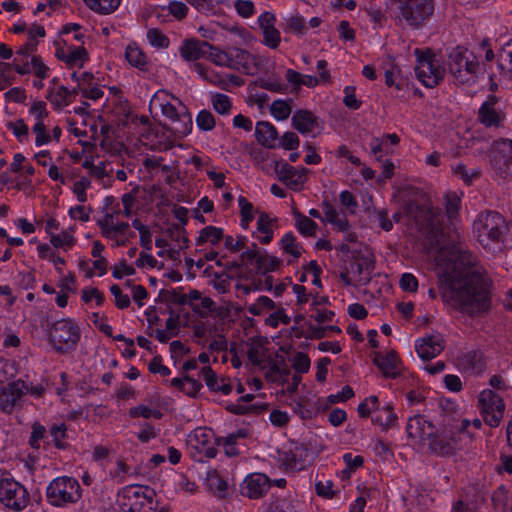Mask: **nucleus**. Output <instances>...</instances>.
I'll list each match as a JSON object with an SVG mask.
<instances>
[{"label": "nucleus", "instance_id": "nucleus-1", "mask_svg": "<svg viewBox=\"0 0 512 512\" xmlns=\"http://www.w3.org/2000/svg\"><path fill=\"white\" fill-rule=\"evenodd\" d=\"M437 270L444 302L470 316L490 308V281L471 252L461 245L441 249Z\"/></svg>", "mask_w": 512, "mask_h": 512}, {"label": "nucleus", "instance_id": "nucleus-2", "mask_svg": "<svg viewBox=\"0 0 512 512\" xmlns=\"http://www.w3.org/2000/svg\"><path fill=\"white\" fill-rule=\"evenodd\" d=\"M478 242L490 252L500 251L506 231V222L496 211H485L478 215L473 224Z\"/></svg>", "mask_w": 512, "mask_h": 512}, {"label": "nucleus", "instance_id": "nucleus-3", "mask_svg": "<svg viewBox=\"0 0 512 512\" xmlns=\"http://www.w3.org/2000/svg\"><path fill=\"white\" fill-rule=\"evenodd\" d=\"M160 101L163 116L169 120L168 129H170L177 137H184L192 131V116L186 105L180 99L166 93L159 92L155 96Z\"/></svg>", "mask_w": 512, "mask_h": 512}, {"label": "nucleus", "instance_id": "nucleus-4", "mask_svg": "<svg viewBox=\"0 0 512 512\" xmlns=\"http://www.w3.org/2000/svg\"><path fill=\"white\" fill-rule=\"evenodd\" d=\"M448 69L458 83L468 84L477 78L479 62L473 52L458 46L448 55Z\"/></svg>", "mask_w": 512, "mask_h": 512}, {"label": "nucleus", "instance_id": "nucleus-5", "mask_svg": "<svg viewBox=\"0 0 512 512\" xmlns=\"http://www.w3.org/2000/svg\"><path fill=\"white\" fill-rule=\"evenodd\" d=\"M47 501L55 507L76 503L81 498V487L75 478L63 476L54 479L46 489Z\"/></svg>", "mask_w": 512, "mask_h": 512}, {"label": "nucleus", "instance_id": "nucleus-6", "mask_svg": "<svg viewBox=\"0 0 512 512\" xmlns=\"http://www.w3.org/2000/svg\"><path fill=\"white\" fill-rule=\"evenodd\" d=\"M79 339L80 329L71 319L55 321L49 328V342L60 353L75 349Z\"/></svg>", "mask_w": 512, "mask_h": 512}, {"label": "nucleus", "instance_id": "nucleus-7", "mask_svg": "<svg viewBox=\"0 0 512 512\" xmlns=\"http://www.w3.org/2000/svg\"><path fill=\"white\" fill-rule=\"evenodd\" d=\"M417 65L415 73L418 80L426 87L433 88L444 78L445 69L436 55L428 51L415 50Z\"/></svg>", "mask_w": 512, "mask_h": 512}, {"label": "nucleus", "instance_id": "nucleus-8", "mask_svg": "<svg viewBox=\"0 0 512 512\" xmlns=\"http://www.w3.org/2000/svg\"><path fill=\"white\" fill-rule=\"evenodd\" d=\"M30 495L27 489L14 479L0 480V502L14 511H22L27 507Z\"/></svg>", "mask_w": 512, "mask_h": 512}, {"label": "nucleus", "instance_id": "nucleus-9", "mask_svg": "<svg viewBox=\"0 0 512 512\" xmlns=\"http://www.w3.org/2000/svg\"><path fill=\"white\" fill-rule=\"evenodd\" d=\"M478 406L487 425L498 427L503 419L505 404L493 390L485 389L478 397Z\"/></svg>", "mask_w": 512, "mask_h": 512}, {"label": "nucleus", "instance_id": "nucleus-10", "mask_svg": "<svg viewBox=\"0 0 512 512\" xmlns=\"http://www.w3.org/2000/svg\"><path fill=\"white\" fill-rule=\"evenodd\" d=\"M396 4L399 16L411 26H419L434 10L432 0H401Z\"/></svg>", "mask_w": 512, "mask_h": 512}, {"label": "nucleus", "instance_id": "nucleus-11", "mask_svg": "<svg viewBox=\"0 0 512 512\" xmlns=\"http://www.w3.org/2000/svg\"><path fill=\"white\" fill-rule=\"evenodd\" d=\"M403 211L410 219H413L421 229L430 231H438L441 229L440 218L442 216L439 210L419 206L417 203L409 201L404 205Z\"/></svg>", "mask_w": 512, "mask_h": 512}, {"label": "nucleus", "instance_id": "nucleus-12", "mask_svg": "<svg viewBox=\"0 0 512 512\" xmlns=\"http://www.w3.org/2000/svg\"><path fill=\"white\" fill-rule=\"evenodd\" d=\"M493 170L502 178L512 176V140L500 139L493 143L491 154Z\"/></svg>", "mask_w": 512, "mask_h": 512}, {"label": "nucleus", "instance_id": "nucleus-13", "mask_svg": "<svg viewBox=\"0 0 512 512\" xmlns=\"http://www.w3.org/2000/svg\"><path fill=\"white\" fill-rule=\"evenodd\" d=\"M278 454L280 467L286 472L301 471L308 464L309 450L304 444L292 443Z\"/></svg>", "mask_w": 512, "mask_h": 512}, {"label": "nucleus", "instance_id": "nucleus-14", "mask_svg": "<svg viewBox=\"0 0 512 512\" xmlns=\"http://www.w3.org/2000/svg\"><path fill=\"white\" fill-rule=\"evenodd\" d=\"M187 446L193 457L199 454L206 458H214L217 454L213 433L209 429L196 428L188 435Z\"/></svg>", "mask_w": 512, "mask_h": 512}, {"label": "nucleus", "instance_id": "nucleus-15", "mask_svg": "<svg viewBox=\"0 0 512 512\" xmlns=\"http://www.w3.org/2000/svg\"><path fill=\"white\" fill-rule=\"evenodd\" d=\"M465 435L464 431H442L441 433L436 432L432 437L428 447L429 449L438 455L446 456L455 453L457 450L462 448V436Z\"/></svg>", "mask_w": 512, "mask_h": 512}, {"label": "nucleus", "instance_id": "nucleus-16", "mask_svg": "<svg viewBox=\"0 0 512 512\" xmlns=\"http://www.w3.org/2000/svg\"><path fill=\"white\" fill-rule=\"evenodd\" d=\"M241 260L255 266L256 273L265 275L279 268L281 261L275 256L261 253L256 244L241 254Z\"/></svg>", "mask_w": 512, "mask_h": 512}, {"label": "nucleus", "instance_id": "nucleus-17", "mask_svg": "<svg viewBox=\"0 0 512 512\" xmlns=\"http://www.w3.org/2000/svg\"><path fill=\"white\" fill-rule=\"evenodd\" d=\"M408 437L418 444L429 445L432 437L437 432L434 424L421 415L414 416L407 423Z\"/></svg>", "mask_w": 512, "mask_h": 512}, {"label": "nucleus", "instance_id": "nucleus-18", "mask_svg": "<svg viewBox=\"0 0 512 512\" xmlns=\"http://www.w3.org/2000/svg\"><path fill=\"white\" fill-rule=\"evenodd\" d=\"M275 173L278 179L289 189L298 191L306 181L308 170L306 168L296 169L288 163L276 162Z\"/></svg>", "mask_w": 512, "mask_h": 512}, {"label": "nucleus", "instance_id": "nucleus-19", "mask_svg": "<svg viewBox=\"0 0 512 512\" xmlns=\"http://www.w3.org/2000/svg\"><path fill=\"white\" fill-rule=\"evenodd\" d=\"M271 480L263 473L249 474L241 484V493L250 499L262 498L270 489Z\"/></svg>", "mask_w": 512, "mask_h": 512}, {"label": "nucleus", "instance_id": "nucleus-20", "mask_svg": "<svg viewBox=\"0 0 512 512\" xmlns=\"http://www.w3.org/2000/svg\"><path fill=\"white\" fill-rule=\"evenodd\" d=\"M153 504V491L145 493L141 488L128 490L123 496L122 512H143L146 505Z\"/></svg>", "mask_w": 512, "mask_h": 512}, {"label": "nucleus", "instance_id": "nucleus-21", "mask_svg": "<svg viewBox=\"0 0 512 512\" xmlns=\"http://www.w3.org/2000/svg\"><path fill=\"white\" fill-rule=\"evenodd\" d=\"M415 348L420 358L430 360L443 351L444 339L441 334L433 333L418 339Z\"/></svg>", "mask_w": 512, "mask_h": 512}, {"label": "nucleus", "instance_id": "nucleus-22", "mask_svg": "<svg viewBox=\"0 0 512 512\" xmlns=\"http://www.w3.org/2000/svg\"><path fill=\"white\" fill-rule=\"evenodd\" d=\"M456 361L459 369L470 374H480L485 369L484 356L480 350L463 351Z\"/></svg>", "mask_w": 512, "mask_h": 512}, {"label": "nucleus", "instance_id": "nucleus-23", "mask_svg": "<svg viewBox=\"0 0 512 512\" xmlns=\"http://www.w3.org/2000/svg\"><path fill=\"white\" fill-rule=\"evenodd\" d=\"M294 129L303 135L312 134L320 128L318 118L309 110H298L291 119Z\"/></svg>", "mask_w": 512, "mask_h": 512}, {"label": "nucleus", "instance_id": "nucleus-24", "mask_svg": "<svg viewBox=\"0 0 512 512\" xmlns=\"http://www.w3.org/2000/svg\"><path fill=\"white\" fill-rule=\"evenodd\" d=\"M208 48H212V45L206 41L186 39L180 46L179 53L186 61H197L206 57Z\"/></svg>", "mask_w": 512, "mask_h": 512}, {"label": "nucleus", "instance_id": "nucleus-25", "mask_svg": "<svg viewBox=\"0 0 512 512\" xmlns=\"http://www.w3.org/2000/svg\"><path fill=\"white\" fill-rule=\"evenodd\" d=\"M23 382H12L9 383L0 393V409L3 412L11 413L16 405V403L20 400L23 394L24 388Z\"/></svg>", "mask_w": 512, "mask_h": 512}, {"label": "nucleus", "instance_id": "nucleus-26", "mask_svg": "<svg viewBox=\"0 0 512 512\" xmlns=\"http://www.w3.org/2000/svg\"><path fill=\"white\" fill-rule=\"evenodd\" d=\"M374 268V263L370 255L362 258H355L350 264L349 273L354 277L356 284H367L371 279V272Z\"/></svg>", "mask_w": 512, "mask_h": 512}, {"label": "nucleus", "instance_id": "nucleus-27", "mask_svg": "<svg viewBox=\"0 0 512 512\" xmlns=\"http://www.w3.org/2000/svg\"><path fill=\"white\" fill-rule=\"evenodd\" d=\"M97 225L101 230V234L107 239H116L117 236H124L129 229L127 222L115 223L113 213L105 214L97 221Z\"/></svg>", "mask_w": 512, "mask_h": 512}, {"label": "nucleus", "instance_id": "nucleus-28", "mask_svg": "<svg viewBox=\"0 0 512 512\" xmlns=\"http://www.w3.org/2000/svg\"><path fill=\"white\" fill-rule=\"evenodd\" d=\"M230 68L242 69L248 74H253L255 70V58L246 50L232 47L229 48Z\"/></svg>", "mask_w": 512, "mask_h": 512}, {"label": "nucleus", "instance_id": "nucleus-29", "mask_svg": "<svg viewBox=\"0 0 512 512\" xmlns=\"http://www.w3.org/2000/svg\"><path fill=\"white\" fill-rule=\"evenodd\" d=\"M373 362L381 370L384 377L396 378L399 375V361L394 351L385 355L376 353Z\"/></svg>", "mask_w": 512, "mask_h": 512}, {"label": "nucleus", "instance_id": "nucleus-30", "mask_svg": "<svg viewBox=\"0 0 512 512\" xmlns=\"http://www.w3.org/2000/svg\"><path fill=\"white\" fill-rule=\"evenodd\" d=\"M495 103V98L491 97L488 101L484 102L479 109L478 119L487 127H498L503 119L501 113L495 108Z\"/></svg>", "mask_w": 512, "mask_h": 512}, {"label": "nucleus", "instance_id": "nucleus-31", "mask_svg": "<svg viewBox=\"0 0 512 512\" xmlns=\"http://www.w3.org/2000/svg\"><path fill=\"white\" fill-rule=\"evenodd\" d=\"M257 141L267 148H274L278 139L276 128L269 122H258L255 129Z\"/></svg>", "mask_w": 512, "mask_h": 512}, {"label": "nucleus", "instance_id": "nucleus-32", "mask_svg": "<svg viewBox=\"0 0 512 512\" xmlns=\"http://www.w3.org/2000/svg\"><path fill=\"white\" fill-rule=\"evenodd\" d=\"M324 218L323 221H326L332 225H334L339 231L346 232L349 230L350 225L345 217V215H341L330 203L323 202L322 204Z\"/></svg>", "mask_w": 512, "mask_h": 512}, {"label": "nucleus", "instance_id": "nucleus-33", "mask_svg": "<svg viewBox=\"0 0 512 512\" xmlns=\"http://www.w3.org/2000/svg\"><path fill=\"white\" fill-rule=\"evenodd\" d=\"M170 385L179 389L190 397H195L203 387L199 381L195 380L187 374L180 378H173L170 381Z\"/></svg>", "mask_w": 512, "mask_h": 512}, {"label": "nucleus", "instance_id": "nucleus-34", "mask_svg": "<svg viewBox=\"0 0 512 512\" xmlns=\"http://www.w3.org/2000/svg\"><path fill=\"white\" fill-rule=\"evenodd\" d=\"M247 435L248 432L246 429H239L238 431L231 433L226 437L218 439L217 444L223 445L225 454L228 457H234L239 454V449L237 448L238 440L246 438Z\"/></svg>", "mask_w": 512, "mask_h": 512}, {"label": "nucleus", "instance_id": "nucleus-35", "mask_svg": "<svg viewBox=\"0 0 512 512\" xmlns=\"http://www.w3.org/2000/svg\"><path fill=\"white\" fill-rule=\"evenodd\" d=\"M281 27L285 33H291L298 36L305 34L307 31L305 19L298 13L289 14L284 17Z\"/></svg>", "mask_w": 512, "mask_h": 512}, {"label": "nucleus", "instance_id": "nucleus-36", "mask_svg": "<svg viewBox=\"0 0 512 512\" xmlns=\"http://www.w3.org/2000/svg\"><path fill=\"white\" fill-rule=\"evenodd\" d=\"M247 356L253 365L262 369L266 368L264 363L267 359V349L260 340H254L249 344Z\"/></svg>", "mask_w": 512, "mask_h": 512}, {"label": "nucleus", "instance_id": "nucleus-37", "mask_svg": "<svg viewBox=\"0 0 512 512\" xmlns=\"http://www.w3.org/2000/svg\"><path fill=\"white\" fill-rule=\"evenodd\" d=\"M125 58L131 66L140 70H146L148 61L144 52L135 45H128L125 51Z\"/></svg>", "mask_w": 512, "mask_h": 512}, {"label": "nucleus", "instance_id": "nucleus-38", "mask_svg": "<svg viewBox=\"0 0 512 512\" xmlns=\"http://www.w3.org/2000/svg\"><path fill=\"white\" fill-rule=\"evenodd\" d=\"M207 485L209 489L218 498H225L228 493V483L221 478L216 471L209 472L207 477Z\"/></svg>", "mask_w": 512, "mask_h": 512}, {"label": "nucleus", "instance_id": "nucleus-39", "mask_svg": "<svg viewBox=\"0 0 512 512\" xmlns=\"http://www.w3.org/2000/svg\"><path fill=\"white\" fill-rule=\"evenodd\" d=\"M223 238V229L215 226H206L200 231L198 238L196 239V245L200 246L204 243H211L216 245Z\"/></svg>", "mask_w": 512, "mask_h": 512}, {"label": "nucleus", "instance_id": "nucleus-40", "mask_svg": "<svg viewBox=\"0 0 512 512\" xmlns=\"http://www.w3.org/2000/svg\"><path fill=\"white\" fill-rule=\"evenodd\" d=\"M28 113L34 121L32 127L47 125L45 121L49 116V111L47 110V105L44 101H35L29 108Z\"/></svg>", "mask_w": 512, "mask_h": 512}, {"label": "nucleus", "instance_id": "nucleus-41", "mask_svg": "<svg viewBox=\"0 0 512 512\" xmlns=\"http://www.w3.org/2000/svg\"><path fill=\"white\" fill-rule=\"evenodd\" d=\"M396 420L397 417L390 406L378 409L372 418V421L375 424L381 426L385 430L394 426Z\"/></svg>", "mask_w": 512, "mask_h": 512}, {"label": "nucleus", "instance_id": "nucleus-42", "mask_svg": "<svg viewBox=\"0 0 512 512\" xmlns=\"http://www.w3.org/2000/svg\"><path fill=\"white\" fill-rule=\"evenodd\" d=\"M293 100H275L270 106V112L276 120L282 121L288 119L292 112Z\"/></svg>", "mask_w": 512, "mask_h": 512}, {"label": "nucleus", "instance_id": "nucleus-43", "mask_svg": "<svg viewBox=\"0 0 512 512\" xmlns=\"http://www.w3.org/2000/svg\"><path fill=\"white\" fill-rule=\"evenodd\" d=\"M93 11L100 14H110L120 5L121 0H83Z\"/></svg>", "mask_w": 512, "mask_h": 512}, {"label": "nucleus", "instance_id": "nucleus-44", "mask_svg": "<svg viewBox=\"0 0 512 512\" xmlns=\"http://www.w3.org/2000/svg\"><path fill=\"white\" fill-rule=\"evenodd\" d=\"M48 99L58 108L68 106L73 101V92L65 86H59L56 91L50 92Z\"/></svg>", "mask_w": 512, "mask_h": 512}, {"label": "nucleus", "instance_id": "nucleus-45", "mask_svg": "<svg viewBox=\"0 0 512 512\" xmlns=\"http://www.w3.org/2000/svg\"><path fill=\"white\" fill-rule=\"evenodd\" d=\"M452 172L455 176L462 179L467 185H470L475 179H478L481 176V170L479 168L468 169L462 163L453 166Z\"/></svg>", "mask_w": 512, "mask_h": 512}, {"label": "nucleus", "instance_id": "nucleus-46", "mask_svg": "<svg viewBox=\"0 0 512 512\" xmlns=\"http://www.w3.org/2000/svg\"><path fill=\"white\" fill-rule=\"evenodd\" d=\"M206 58L217 66L230 68L229 49L221 50L212 45V48L207 49Z\"/></svg>", "mask_w": 512, "mask_h": 512}, {"label": "nucleus", "instance_id": "nucleus-47", "mask_svg": "<svg viewBox=\"0 0 512 512\" xmlns=\"http://www.w3.org/2000/svg\"><path fill=\"white\" fill-rule=\"evenodd\" d=\"M280 245L285 253L290 254L294 258H299L302 254V246L296 242V238L292 233L285 234L280 241Z\"/></svg>", "mask_w": 512, "mask_h": 512}, {"label": "nucleus", "instance_id": "nucleus-48", "mask_svg": "<svg viewBox=\"0 0 512 512\" xmlns=\"http://www.w3.org/2000/svg\"><path fill=\"white\" fill-rule=\"evenodd\" d=\"M66 432H67V427L64 423L53 424L50 427V430H49L50 437L52 438L53 444L58 449H63V448H66V446H67Z\"/></svg>", "mask_w": 512, "mask_h": 512}, {"label": "nucleus", "instance_id": "nucleus-49", "mask_svg": "<svg viewBox=\"0 0 512 512\" xmlns=\"http://www.w3.org/2000/svg\"><path fill=\"white\" fill-rule=\"evenodd\" d=\"M294 215L296 219V227L299 230V232L304 236H314L317 224L313 220L299 212H296Z\"/></svg>", "mask_w": 512, "mask_h": 512}, {"label": "nucleus", "instance_id": "nucleus-50", "mask_svg": "<svg viewBox=\"0 0 512 512\" xmlns=\"http://www.w3.org/2000/svg\"><path fill=\"white\" fill-rule=\"evenodd\" d=\"M88 59V53L83 47H68L66 63L70 66L82 67Z\"/></svg>", "mask_w": 512, "mask_h": 512}, {"label": "nucleus", "instance_id": "nucleus-51", "mask_svg": "<svg viewBox=\"0 0 512 512\" xmlns=\"http://www.w3.org/2000/svg\"><path fill=\"white\" fill-rule=\"evenodd\" d=\"M276 308L275 302L267 296H260L257 301L248 306V312L253 316L261 315L265 310Z\"/></svg>", "mask_w": 512, "mask_h": 512}, {"label": "nucleus", "instance_id": "nucleus-52", "mask_svg": "<svg viewBox=\"0 0 512 512\" xmlns=\"http://www.w3.org/2000/svg\"><path fill=\"white\" fill-rule=\"evenodd\" d=\"M32 432L31 436L29 438V444L34 449L40 448V442L43 440L45 444H49L48 441H45L48 439L46 428L41 425L40 423H33L32 424Z\"/></svg>", "mask_w": 512, "mask_h": 512}, {"label": "nucleus", "instance_id": "nucleus-53", "mask_svg": "<svg viewBox=\"0 0 512 512\" xmlns=\"http://www.w3.org/2000/svg\"><path fill=\"white\" fill-rule=\"evenodd\" d=\"M211 103L214 110L221 115L229 114L232 108L230 98L227 95L221 93L212 95Z\"/></svg>", "mask_w": 512, "mask_h": 512}, {"label": "nucleus", "instance_id": "nucleus-54", "mask_svg": "<svg viewBox=\"0 0 512 512\" xmlns=\"http://www.w3.org/2000/svg\"><path fill=\"white\" fill-rule=\"evenodd\" d=\"M444 205L447 217L450 220L456 218L460 207V198L458 195L454 192L447 193L444 197Z\"/></svg>", "mask_w": 512, "mask_h": 512}, {"label": "nucleus", "instance_id": "nucleus-55", "mask_svg": "<svg viewBox=\"0 0 512 512\" xmlns=\"http://www.w3.org/2000/svg\"><path fill=\"white\" fill-rule=\"evenodd\" d=\"M7 128L12 131V133L20 142L28 140L29 128L23 119L8 122Z\"/></svg>", "mask_w": 512, "mask_h": 512}, {"label": "nucleus", "instance_id": "nucleus-56", "mask_svg": "<svg viewBox=\"0 0 512 512\" xmlns=\"http://www.w3.org/2000/svg\"><path fill=\"white\" fill-rule=\"evenodd\" d=\"M241 279L250 280L249 283L243 284V283H237L235 285V289L241 293L242 295H249L251 292L259 291L262 289V281L261 279H256L254 277L250 276H239Z\"/></svg>", "mask_w": 512, "mask_h": 512}, {"label": "nucleus", "instance_id": "nucleus-57", "mask_svg": "<svg viewBox=\"0 0 512 512\" xmlns=\"http://www.w3.org/2000/svg\"><path fill=\"white\" fill-rule=\"evenodd\" d=\"M209 284L220 294L227 293L231 286V278L227 274L215 273Z\"/></svg>", "mask_w": 512, "mask_h": 512}, {"label": "nucleus", "instance_id": "nucleus-58", "mask_svg": "<svg viewBox=\"0 0 512 512\" xmlns=\"http://www.w3.org/2000/svg\"><path fill=\"white\" fill-rule=\"evenodd\" d=\"M147 39L154 47L167 48L169 46L168 37L157 28H151L147 31Z\"/></svg>", "mask_w": 512, "mask_h": 512}, {"label": "nucleus", "instance_id": "nucleus-59", "mask_svg": "<svg viewBox=\"0 0 512 512\" xmlns=\"http://www.w3.org/2000/svg\"><path fill=\"white\" fill-rule=\"evenodd\" d=\"M214 115L208 110H201L196 116V125L202 131H210L215 127Z\"/></svg>", "mask_w": 512, "mask_h": 512}, {"label": "nucleus", "instance_id": "nucleus-60", "mask_svg": "<svg viewBox=\"0 0 512 512\" xmlns=\"http://www.w3.org/2000/svg\"><path fill=\"white\" fill-rule=\"evenodd\" d=\"M215 309V302L209 297H202L199 302L192 304V310L202 318L207 317Z\"/></svg>", "mask_w": 512, "mask_h": 512}, {"label": "nucleus", "instance_id": "nucleus-61", "mask_svg": "<svg viewBox=\"0 0 512 512\" xmlns=\"http://www.w3.org/2000/svg\"><path fill=\"white\" fill-rule=\"evenodd\" d=\"M263 33V43L271 48L276 49L278 48L280 41H281V35L278 29L274 27L267 28L262 30Z\"/></svg>", "mask_w": 512, "mask_h": 512}, {"label": "nucleus", "instance_id": "nucleus-62", "mask_svg": "<svg viewBox=\"0 0 512 512\" xmlns=\"http://www.w3.org/2000/svg\"><path fill=\"white\" fill-rule=\"evenodd\" d=\"M200 374L211 391L219 392V385H221L220 378L216 376L215 372L210 367H203Z\"/></svg>", "mask_w": 512, "mask_h": 512}, {"label": "nucleus", "instance_id": "nucleus-63", "mask_svg": "<svg viewBox=\"0 0 512 512\" xmlns=\"http://www.w3.org/2000/svg\"><path fill=\"white\" fill-rule=\"evenodd\" d=\"M266 512H297L296 506L287 499H276L271 502Z\"/></svg>", "mask_w": 512, "mask_h": 512}, {"label": "nucleus", "instance_id": "nucleus-64", "mask_svg": "<svg viewBox=\"0 0 512 512\" xmlns=\"http://www.w3.org/2000/svg\"><path fill=\"white\" fill-rule=\"evenodd\" d=\"M499 66L505 75L512 79V50H505L499 55Z\"/></svg>", "mask_w": 512, "mask_h": 512}]
</instances>
